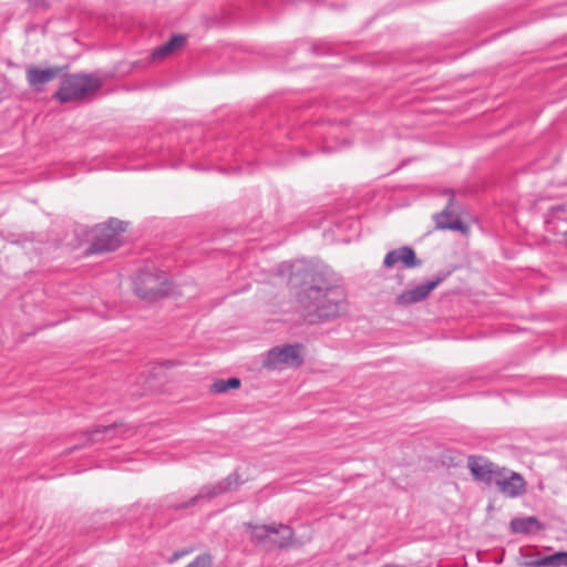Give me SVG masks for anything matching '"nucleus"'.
Wrapping results in <instances>:
<instances>
[{"label": "nucleus", "mask_w": 567, "mask_h": 567, "mask_svg": "<svg viewBox=\"0 0 567 567\" xmlns=\"http://www.w3.org/2000/svg\"><path fill=\"white\" fill-rule=\"evenodd\" d=\"M467 466L473 478L488 486L495 484L502 467L482 456H470Z\"/></svg>", "instance_id": "10"}, {"label": "nucleus", "mask_w": 567, "mask_h": 567, "mask_svg": "<svg viewBox=\"0 0 567 567\" xmlns=\"http://www.w3.org/2000/svg\"><path fill=\"white\" fill-rule=\"evenodd\" d=\"M509 525L514 534H534L540 529V524L534 516L513 518Z\"/></svg>", "instance_id": "16"}, {"label": "nucleus", "mask_w": 567, "mask_h": 567, "mask_svg": "<svg viewBox=\"0 0 567 567\" xmlns=\"http://www.w3.org/2000/svg\"><path fill=\"white\" fill-rule=\"evenodd\" d=\"M64 68L52 66L48 69H40L31 65L27 69L28 84L35 91H42L43 86L61 75Z\"/></svg>", "instance_id": "13"}, {"label": "nucleus", "mask_w": 567, "mask_h": 567, "mask_svg": "<svg viewBox=\"0 0 567 567\" xmlns=\"http://www.w3.org/2000/svg\"><path fill=\"white\" fill-rule=\"evenodd\" d=\"M494 485L497 486L499 493L511 498L518 497L526 492V482L523 476L505 467H502Z\"/></svg>", "instance_id": "11"}, {"label": "nucleus", "mask_w": 567, "mask_h": 567, "mask_svg": "<svg viewBox=\"0 0 567 567\" xmlns=\"http://www.w3.org/2000/svg\"><path fill=\"white\" fill-rule=\"evenodd\" d=\"M279 274L288 276L291 285L303 287L297 300L308 323L330 321L348 311L346 291L329 266L306 260L286 261L280 264Z\"/></svg>", "instance_id": "1"}, {"label": "nucleus", "mask_w": 567, "mask_h": 567, "mask_svg": "<svg viewBox=\"0 0 567 567\" xmlns=\"http://www.w3.org/2000/svg\"><path fill=\"white\" fill-rule=\"evenodd\" d=\"M450 272L439 274L426 282L405 289L396 296L395 303L401 307H408L425 300L431 291L447 278Z\"/></svg>", "instance_id": "8"}, {"label": "nucleus", "mask_w": 567, "mask_h": 567, "mask_svg": "<svg viewBox=\"0 0 567 567\" xmlns=\"http://www.w3.org/2000/svg\"><path fill=\"white\" fill-rule=\"evenodd\" d=\"M133 434V429L124 423H112L109 425H97L86 431L82 434L84 439L83 443L80 445H74L70 449H66L63 454H70L75 450L81 447H86L93 445L95 443H100L102 439H96L97 435H104L105 442L111 443L114 440H124L130 437Z\"/></svg>", "instance_id": "6"}, {"label": "nucleus", "mask_w": 567, "mask_h": 567, "mask_svg": "<svg viewBox=\"0 0 567 567\" xmlns=\"http://www.w3.org/2000/svg\"><path fill=\"white\" fill-rule=\"evenodd\" d=\"M560 394L565 398H567V384H566V388L561 389V392Z\"/></svg>", "instance_id": "24"}, {"label": "nucleus", "mask_w": 567, "mask_h": 567, "mask_svg": "<svg viewBox=\"0 0 567 567\" xmlns=\"http://www.w3.org/2000/svg\"><path fill=\"white\" fill-rule=\"evenodd\" d=\"M247 482L243 478L237 471L228 474L224 480L216 483H209L200 487L198 493L190 497L188 502L181 504L178 507L187 508L189 506L202 505L226 493L238 491V488Z\"/></svg>", "instance_id": "5"}, {"label": "nucleus", "mask_w": 567, "mask_h": 567, "mask_svg": "<svg viewBox=\"0 0 567 567\" xmlns=\"http://www.w3.org/2000/svg\"><path fill=\"white\" fill-rule=\"evenodd\" d=\"M136 295L148 301H154L166 297L172 292L173 282L162 270L142 269L137 274L135 281Z\"/></svg>", "instance_id": "3"}, {"label": "nucleus", "mask_w": 567, "mask_h": 567, "mask_svg": "<svg viewBox=\"0 0 567 567\" xmlns=\"http://www.w3.org/2000/svg\"><path fill=\"white\" fill-rule=\"evenodd\" d=\"M101 87L99 79L89 74H63L59 90L53 99L60 103L79 101Z\"/></svg>", "instance_id": "2"}, {"label": "nucleus", "mask_w": 567, "mask_h": 567, "mask_svg": "<svg viewBox=\"0 0 567 567\" xmlns=\"http://www.w3.org/2000/svg\"><path fill=\"white\" fill-rule=\"evenodd\" d=\"M525 565L527 567H567V551H557L553 555L526 561Z\"/></svg>", "instance_id": "15"}, {"label": "nucleus", "mask_w": 567, "mask_h": 567, "mask_svg": "<svg viewBox=\"0 0 567 567\" xmlns=\"http://www.w3.org/2000/svg\"><path fill=\"white\" fill-rule=\"evenodd\" d=\"M301 349L302 346L298 343L275 347L268 351L265 364L271 369H278L280 365L299 367L303 362Z\"/></svg>", "instance_id": "7"}, {"label": "nucleus", "mask_w": 567, "mask_h": 567, "mask_svg": "<svg viewBox=\"0 0 567 567\" xmlns=\"http://www.w3.org/2000/svg\"><path fill=\"white\" fill-rule=\"evenodd\" d=\"M398 262H401L406 269L416 268L422 265V260L416 257L413 248L409 246H402L389 251L383 260V265L386 268H391Z\"/></svg>", "instance_id": "12"}, {"label": "nucleus", "mask_w": 567, "mask_h": 567, "mask_svg": "<svg viewBox=\"0 0 567 567\" xmlns=\"http://www.w3.org/2000/svg\"><path fill=\"white\" fill-rule=\"evenodd\" d=\"M33 4H38V2H43L44 0H29Z\"/></svg>", "instance_id": "26"}, {"label": "nucleus", "mask_w": 567, "mask_h": 567, "mask_svg": "<svg viewBox=\"0 0 567 567\" xmlns=\"http://www.w3.org/2000/svg\"><path fill=\"white\" fill-rule=\"evenodd\" d=\"M96 439H102V441L100 443L105 442L104 435H97Z\"/></svg>", "instance_id": "27"}, {"label": "nucleus", "mask_w": 567, "mask_h": 567, "mask_svg": "<svg viewBox=\"0 0 567 567\" xmlns=\"http://www.w3.org/2000/svg\"><path fill=\"white\" fill-rule=\"evenodd\" d=\"M210 558L207 555H199L193 561H190L186 567H209Z\"/></svg>", "instance_id": "21"}, {"label": "nucleus", "mask_w": 567, "mask_h": 567, "mask_svg": "<svg viewBox=\"0 0 567 567\" xmlns=\"http://www.w3.org/2000/svg\"><path fill=\"white\" fill-rule=\"evenodd\" d=\"M563 236H564V238L566 240V245H567V230L563 233Z\"/></svg>", "instance_id": "28"}, {"label": "nucleus", "mask_w": 567, "mask_h": 567, "mask_svg": "<svg viewBox=\"0 0 567 567\" xmlns=\"http://www.w3.org/2000/svg\"><path fill=\"white\" fill-rule=\"evenodd\" d=\"M241 382L240 379L233 377L227 380L225 379H217L213 382L210 385V392L213 393H225L228 390L231 389H238L240 386Z\"/></svg>", "instance_id": "19"}, {"label": "nucleus", "mask_w": 567, "mask_h": 567, "mask_svg": "<svg viewBox=\"0 0 567 567\" xmlns=\"http://www.w3.org/2000/svg\"><path fill=\"white\" fill-rule=\"evenodd\" d=\"M306 50L311 52L313 55H328L333 52L332 47H330L326 42H318V43L309 44Z\"/></svg>", "instance_id": "20"}, {"label": "nucleus", "mask_w": 567, "mask_h": 567, "mask_svg": "<svg viewBox=\"0 0 567 567\" xmlns=\"http://www.w3.org/2000/svg\"><path fill=\"white\" fill-rule=\"evenodd\" d=\"M272 535H276V538H271L270 542L278 548H288L292 545L295 533L292 528L285 524H275V530H272Z\"/></svg>", "instance_id": "17"}, {"label": "nucleus", "mask_w": 567, "mask_h": 567, "mask_svg": "<svg viewBox=\"0 0 567 567\" xmlns=\"http://www.w3.org/2000/svg\"><path fill=\"white\" fill-rule=\"evenodd\" d=\"M284 134L291 140L299 138V137H301V135L309 137L307 127L302 128V132L299 130L293 131V130L289 128V130H286Z\"/></svg>", "instance_id": "22"}, {"label": "nucleus", "mask_w": 567, "mask_h": 567, "mask_svg": "<svg viewBox=\"0 0 567 567\" xmlns=\"http://www.w3.org/2000/svg\"><path fill=\"white\" fill-rule=\"evenodd\" d=\"M346 145H347V143H346V142H343L342 144H340V145H338V146H334V147H331V146H324L323 151H324V152L338 151V150H342Z\"/></svg>", "instance_id": "23"}, {"label": "nucleus", "mask_w": 567, "mask_h": 567, "mask_svg": "<svg viewBox=\"0 0 567 567\" xmlns=\"http://www.w3.org/2000/svg\"><path fill=\"white\" fill-rule=\"evenodd\" d=\"M245 526L251 530L250 538L256 543H264L272 535V530H275V524L255 525L252 523H246Z\"/></svg>", "instance_id": "18"}, {"label": "nucleus", "mask_w": 567, "mask_h": 567, "mask_svg": "<svg viewBox=\"0 0 567 567\" xmlns=\"http://www.w3.org/2000/svg\"><path fill=\"white\" fill-rule=\"evenodd\" d=\"M444 195L449 196V202L444 209L435 215L436 227L440 229L466 231L467 226L460 218L451 220L454 215L461 210V206L456 203L455 192L453 189H445Z\"/></svg>", "instance_id": "9"}, {"label": "nucleus", "mask_w": 567, "mask_h": 567, "mask_svg": "<svg viewBox=\"0 0 567 567\" xmlns=\"http://www.w3.org/2000/svg\"><path fill=\"white\" fill-rule=\"evenodd\" d=\"M187 42V35L174 34L168 41L155 48L151 53L152 61H163L179 51Z\"/></svg>", "instance_id": "14"}, {"label": "nucleus", "mask_w": 567, "mask_h": 567, "mask_svg": "<svg viewBox=\"0 0 567 567\" xmlns=\"http://www.w3.org/2000/svg\"><path fill=\"white\" fill-rule=\"evenodd\" d=\"M125 231V224L117 218H110L95 228V235L87 248L89 255L114 251L121 246V234Z\"/></svg>", "instance_id": "4"}, {"label": "nucleus", "mask_w": 567, "mask_h": 567, "mask_svg": "<svg viewBox=\"0 0 567 567\" xmlns=\"http://www.w3.org/2000/svg\"><path fill=\"white\" fill-rule=\"evenodd\" d=\"M266 4L269 7L274 6L275 0H265Z\"/></svg>", "instance_id": "25"}]
</instances>
